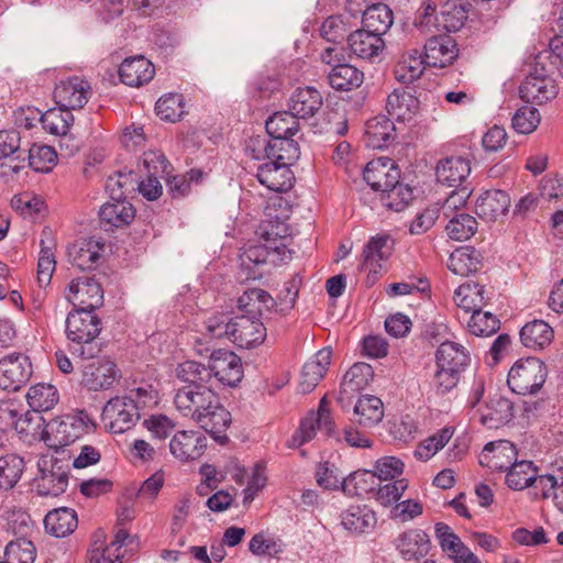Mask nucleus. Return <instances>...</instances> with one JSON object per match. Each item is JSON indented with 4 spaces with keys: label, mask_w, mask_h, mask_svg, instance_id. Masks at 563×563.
<instances>
[{
    "label": "nucleus",
    "mask_w": 563,
    "mask_h": 563,
    "mask_svg": "<svg viewBox=\"0 0 563 563\" xmlns=\"http://www.w3.org/2000/svg\"><path fill=\"white\" fill-rule=\"evenodd\" d=\"M375 474L373 471L358 470L342 479V490L349 495H360L375 489Z\"/></svg>",
    "instance_id": "nucleus-57"
},
{
    "label": "nucleus",
    "mask_w": 563,
    "mask_h": 563,
    "mask_svg": "<svg viewBox=\"0 0 563 563\" xmlns=\"http://www.w3.org/2000/svg\"><path fill=\"white\" fill-rule=\"evenodd\" d=\"M340 518L342 527L354 534L368 533L377 523L376 514L366 505L350 506Z\"/></svg>",
    "instance_id": "nucleus-29"
},
{
    "label": "nucleus",
    "mask_w": 563,
    "mask_h": 563,
    "mask_svg": "<svg viewBox=\"0 0 563 563\" xmlns=\"http://www.w3.org/2000/svg\"><path fill=\"white\" fill-rule=\"evenodd\" d=\"M454 301L456 306L465 312L481 310L487 301L485 297L484 286L477 283H466L461 285L454 294Z\"/></svg>",
    "instance_id": "nucleus-46"
},
{
    "label": "nucleus",
    "mask_w": 563,
    "mask_h": 563,
    "mask_svg": "<svg viewBox=\"0 0 563 563\" xmlns=\"http://www.w3.org/2000/svg\"><path fill=\"white\" fill-rule=\"evenodd\" d=\"M27 404L34 411H48L58 401V393L51 384H36L26 394Z\"/></svg>",
    "instance_id": "nucleus-51"
},
{
    "label": "nucleus",
    "mask_w": 563,
    "mask_h": 563,
    "mask_svg": "<svg viewBox=\"0 0 563 563\" xmlns=\"http://www.w3.org/2000/svg\"><path fill=\"white\" fill-rule=\"evenodd\" d=\"M456 42L446 34L431 36L424 44V62L429 67H446L457 57Z\"/></svg>",
    "instance_id": "nucleus-17"
},
{
    "label": "nucleus",
    "mask_w": 563,
    "mask_h": 563,
    "mask_svg": "<svg viewBox=\"0 0 563 563\" xmlns=\"http://www.w3.org/2000/svg\"><path fill=\"white\" fill-rule=\"evenodd\" d=\"M206 446V437L194 430L178 431L169 442L170 453L183 462L199 459Z\"/></svg>",
    "instance_id": "nucleus-16"
},
{
    "label": "nucleus",
    "mask_w": 563,
    "mask_h": 563,
    "mask_svg": "<svg viewBox=\"0 0 563 563\" xmlns=\"http://www.w3.org/2000/svg\"><path fill=\"white\" fill-rule=\"evenodd\" d=\"M101 222L110 227L121 228L129 225L134 217L135 209L126 199L109 200L99 211Z\"/></svg>",
    "instance_id": "nucleus-38"
},
{
    "label": "nucleus",
    "mask_w": 563,
    "mask_h": 563,
    "mask_svg": "<svg viewBox=\"0 0 563 563\" xmlns=\"http://www.w3.org/2000/svg\"><path fill=\"white\" fill-rule=\"evenodd\" d=\"M391 251L393 241L389 234L373 236L363 249L362 268L376 273L377 268H382V262L389 258Z\"/></svg>",
    "instance_id": "nucleus-31"
},
{
    "label": "nucleus",
    "mask_w": 563,
    "mask_h": 563,
    "mask_svg": "<svg viewBox=\"0 0 563 563\" xmlns=\"http://www.w3.org/2000/svg\"><path fill=\"white\" fill-rule=\"evenodd\" d=\"M32 375L29 357L21 353H12L0 360V387L18 390Z\"/></svg>",
    "instance_id": "nucleus-10"
},
{
    "label": "nucleus",
    "mask_w": 563,
    "mask_h": 563,
    "mask_svg": "<svg viewBox=\"0 0 563 563\" xmlns=\"http://www.w3.org/2000/svg\"><path fill=\"white\" fill-rule=\"evenodd\" d=\"M374 371L367 363L353 364L343 376L338 402L344 408L351 404V399L363 390L373 379Z\"/></svg>",
    "instance_id": "nucleus-15"
},
{
    "label": "nucleus",
    "mask_w": 563,
    "mask_h": 563,
    "mask_svg": "<svg viewBox=\"0 0 563 563\" xmlns=\"http://www.w3.org/2000/svg\"><path fill=\"white\" fill-rule=\"evenodd\" d=\"M478 254L473 249L455 250L449 257L448 268L455 275L466 276L479 268Z\"/></svg>",
    "instance_id": "nucleus-52"
},
{
    "label": "nucleus",
    "mask_w": 563,
    "mask_h": 563,
    "mask_svg": "<svg viewBox=\"0 0 563 563\" xmlns=\"http://www.w3.org/2000/svg\"><path fill=\"white\" fill-rule=\"evenodd\" d=\"M547 377V365L537 357H527L512 365L507 384L518 395H533L541 389Z\"/></svg>",
    "instance_id": "nucleus-4"
},
{
    "label": "nucleus",
    "mask_w": 563,
    "mask_h": 563,
    "mask_svg": "<svg viewBox=\"0 0 563 563\" xmlns=\"http://www.w3.org/2000/svg\"><path fill=\"white\" fill-rule=\"evenodd\" d=\"M419 100L410 92L395 89L388 95L386 110L398 122L410 121L419 110Z\"/></svg>",
    "instance_id": "nucleus-32"
},
{
    "label": "nucleus",
    "mask_w": 563,
    "mask_h": 563,
    "mask_svg": "<svg viewBox=\"0 0 563 563\" xmlns=\"http://www.w3.org/2000/svg\"><path fill=\"white\" fill-rule=\"evenodd\" d=\"M553 329L543 320H533L520 331V340L529 349H543L553 339Z\"/></svg>",
    "instance_id": "nucleus-47"
},
{
    "label": "nucleus",
    "mask_w": 563,
    "mask_h": 563,
    "mask_svg": "<svg viewBox=\"0 0 563 563\" xmlns=\"http://www.w3.org/2000/svg\"><path fill=\"white\" fill-rule=\"evenodd\" d=\"M183 371L180 363L176 367V376L187 385L177 389L175 394L174 404L177 411L195 421L219 444L224 445L229 441L225 432L232 422L231 413L221 404L210 382L190 376V379H187Z\"/></svg>",
    "instance_id": "nucleus-1"
},
{
    "label": "nucleus",
    "mask_w": 563,
    "mask_h": 563,
    "mask_svg": "<svg viewBox=\"0 0 563 563\" xmlns=\"http://www.w3.org/2000/svg\"><path fill=\"white\" fill-rule=\"evenodd\" d=\"M38 474L34 486L41 496H59L68 486V464L52 456L43 455L37 461Z\"/></svg>",
    "instance_id": "nucleus-5"
},
{
    "label": "nucleus",
    "mask_w": 563,
    "mask_h": 563,
    "mask_svg": "<svg viewBox=\"0 0 563 563\" xmlns=\"http://www.w3.org/2000/svg\"><path fill=\"white\" fill-rule=\"evenodd\" d=\"M143 166L147 175L140 181L139 191L147 200H156L163 194L159 178L165 179L170 165L162 153L151 152L144 155Z\"/></svg>",
    "instance_id": "nucleus-9"
},
{
    "label": "nucleus",
    "mask_w": 563,
    "mask_h": 563,
    "mask_svg": "<svg viewBox=\"0 0 563 563\" xmlns=\"http://www.w3.org/2000/svg\"><path fill=\"white\" fill-rule=\"evenodd\" d=\"M183 372L192 378L205 382H212L217 378L223 385L234 387L243 378V366L241 358L232 351L216 350L212 352L209 365L196 361L183 362ZM190 379L189 377H186Z\"/></svg>",
    "instance_id": "nucleus-3"
},
{
    "label": "nucleus",
    "mask_w": 563,
    "mask_h": 563,
    "mask_svg": "<svg viewBox=\"0 0 563 563\" xmlns=\"http://www.w3.org/2000/svg\"><path fill=\"white\" fill-rule=\"evenodd\" d=\"M394 14L385 3H374L363 12V29L383 36L393 25Z\"/></svg>",
    "instance_id": "nucleus-41"
},
{
    "label": "nucleus",
    "mask_w": 563,
    "mask_h": 563,
    "mask_svg": "<svg viewBox=\"0 0 563 563\" xmlns=\"http://www.w3.org/2000/svg\"><path fill=\"white\" fill-rule=\"evenodd\" d=\"M90 85L87 80L74 76L60 80L54 89V99L57 106L69 111L81 109L90 96Z\"/></svg>",
    "instance_id": "nucleus-12"
},
{
    "label": "nucleus",
    "mask_w": 563,
    "mask_h": 563,
    "mask_svg": "<svg viewBox=\"0 0 563 563\" xmlns=\"http://www.w3.org/2000/svg\"><path fill=\"white\" fill-rule=\"evenodd\" d=\"M365 136L367 145L374 148H382L395 139V125L391 119L376 117L365 124Z\"/></svg>",
    "instance_id": "nucleus-42"
},
{
    "label": "nucleus",
    "mask_w": 563,
    "mask_h": 563,
    "mask_svg": "<svg viewBox=\"0 0 563 563\" xmlns=\"http://www.w3.org/2000/svg\"><path fill=\"white\" fill-rule=\"evenodd\" d=\"M536 471L530 461H516L506 472V484L510 489L521 490L532 485Z\"/></svg>",
    "instance_id": "nucleus-53"
},
{
    "label": "nucleus",
    "mask_w": 563,
    "mask_h": 563,
    "mask_svg": "<svg viewBox=\"0 0 563 563\" xmlns=\"http://www.w3.org/2000/svg\"><path fill=\"white\" fill-rule=\"evenodd\" d=\"M121 377L114 362L98 358L82 368L81 384L89 390L109 389Z\"/></svg>",
    "instance_id": "nucleus-13"
},
{
    "label": "nucleus",
    "mask_w": 563,
    "mask_h": 563,
    "mask_svg": "<svg viewBox=\"0 0 563 563\" xmlns=\"http://www.w3.org/2000/svg\"><path fill=\"white\" fill-rule=\"evenodd\" d=\"M450 239L455 241H466L477 231L476 219L467 213H456L452 217L445 227Z\"/></svg>",
    "instance_id": "nucleus-55"
},
{
    "label": "nucleus",
    "mask_w": 563,
    "mask_h": 563,
    "mask_svg": "<svg viewBox=\"0 0 563 563\" xmlns=\"http://www.w3.org/2000/svg\"><path fill=\"white\" fill-rule=\"evenodd\" d=\"M356 417L355 422L363 428H373L384 418L383 401L372 395H365L358 398L353 408Z\"/></svg>",
    "instance_id": "nucleus-39"
},
{
    "label": "nucleus",
    "mask_w": 563,
    "mask_h": 563,
    "mask_svg": "<svg viewBox=\"0 0 563 563\" xmlns=\"http://www.w3.org/2000/svg\"><path fill=\"white\" fill-rule=\"evenodd\" d=\"M57 158L56 152L48 145H33L25 150V161L34 170H48Z\"/></svg>",
    "instance_id": "nucleus-62"
},
{
    "label": "nucleus",
    "mask_w": 563,
    "mask_h": 563,
    "mask_svg": "<svg viewBox=\"0 0 563 563\" xmlns=\"http://www.w3.org/2000/svg\"><path fill=\"white\" fill-rule=\"evenodd\" d=\"M323 104L321 93L313 87L297 88L288 100V108L297 119L314 117Z\"/></svg>",
    "instance_id": "nucleus-22"
},
{
    "label": "nucleus",
    "mask_w": 563,
    "mask_h": 563,
    "mask_svg": "<svg viewBox=\"0 0 563 563\" xmlns=\"http://www.w3.org/2000/svg\"><path fill=\"white\" fill-rule=\"evenodd\" d=\"M4 558L10 563H33L36 558V550L30 540L20 538L7 544Z\"/></svg>",
    "instance_id": "nucleus-60"
},
{
    "label": "nucleus",
    "mask_w": 563,
    "mask_h": 563,
    "mask_svg": "<svg viewBox=\"0 0 563 563\" xmlns=\"http://www.w3.org/2000/svg\"><path fill=\"white\" fill-rule=\"evenodd\" d=\"M330 86L335 90L350 91L364 81V74L350 64H336L328 75Z\"/></svg>",
    "instance_id": "nucleus-40"
},
{
    "label": "nucleus",
    "mask_w": 563,
    "mask_h": 563,
    "mask_svg": "<svg viewBox=\"0 0 563 563\" xmlns=\"http://www.w3.org/2000/svg\"><path fill=\"white\" fill-rule=\"evenodd\" d=\"M331 355L332 351L330 349H322L305 363L298 385L300 393L308 394L314 389L328 371Z\"/></svg>",
    "instance_id": "nucleus-23"
},
{
    "label": "nucleus",
    "mask_w": 563,
    "mask_h": 563,
    "mask_svg": "<svg viewBox=\"0 0 563 563\" xmlns=\"http://www.w3.org/2000/svg\"><path fill=\"white\" fill-rule=\"evenodd\" d=\"M426 66L424 56H421L418 51L413 49L402 55L395 66V78L401 84H411L420 78Z\"/></svg>",
    "instance_id": "nucleus-45"
},
{
    "label": "nucleus",
    "mask_w": 563,
    "mask_h": 563,
    "mask_svg": "<svg viewBox=\"0 0 563 563\" xmlns=\"http://www.w3.org/2000/svg\"><path fill=\"white\" fill-rule=\"evenodd\" d=\"M363 178L375 191L383 194L393 184H397V179H400V170L391 163L373 161L365 166Z\"/></svg>",
    "instance_id": "nucleus-30"
},
{
    "label": "nucleus",
    "mask_w": 563,
    "mask_h": 563,
    "mask_svg": "<svg viewBox=\"0 0 563 563\" xmlns=\"http://www.w3.org/2000/svg\"><path fill=\"white\" fill-rule=\"evenodd\" d=\"M91 428H93V424L86 412L80 411L74 416H67L56 423L55 440L52 441L49 438L48 446L69 445L89 432Z\"/></svg>",
    "instance_id": "nucleus-18"
},
{
    "label": "nucleus",
    "mask_w": 563,
    "mask_h": 563,
    "mask_svg": "<svg viewBox=\"0 0 563 563\" xmlns=\"http://www.w3.org/2000/svg\"><path fill=\"white\" fill-rule=\"evenodd\" d=\"M184 97L179 93H169L158 99L155 106L156 114L162 119L176 122L185 113Z\"/></svg>",
    "instance_id": "nucleus-58"
},
{
    "label": "nucleus",
    "mask_w": 563,
    "mask_h": 563,
    "mask_svg": "<svg viewBox=\"0 0 563 563\" xmlns=\"http://www.w3.org/2000/svg\"><path fill=\"white\" fill-rule=\"evenodd\" d=\"M44 526L49 534L56 538L66 537L73 533L78 526L77 514L67 507L51 510L44 518Z\"/></svg>",
    "instance_id": "nucleus-36"
},
{
    "label": "nucleus",
    "mask_w": 563,
    "mask_h": 563,
    "mask_svg": "<svg viewBox=\"0 0 563 563\" xmlns=\"http://www.w3.org/2000/svg\"><path fill=\"white\" fill-rule=\"evenodd\" d=\"M24 461L16 454L0 456V490L12 489L20 481Z\"/></svg>",
    "instance_id": "nucleus-50"
},
{
    "label": "nucleus",
    "mask_w": 563,
    "mask_h": 563,
    "mask_svg": "<svg viewBox=\"0 0 563 563\" xmlns=\"http://www.w3.org/2000/svg\"><path fill=\"white\" fill-rule=\"evenodd\" d=\"M266 328L255 316H235L231 331V342L242 349L261 345L266 338Z\"/></svg>",
    "instance_id": "nucleus-11"
},
{
    "label": "nucleus",
    "mask_w": 563,
    "mask_h": 563,
    "mask_svg": "<svg viewBox=\"0 0 563 563\" xmlns=\"http://www.w3.org/2000/svg\"><path fill=\"white\" fill-rule=\"evenodd\" d=\"M233 319L229 313L218 312L210 316L205 321L207 334L210 338L222 339L225 338L231 341V331L233 327Z\"/></svg>",
    "instance_id": "nucleus-63"
},
{
    "label": "nucleus",
    "mask_w": 563,
    "mask_h": 563,
    "mask_svg": "<svg viewBox=\"0 0 563 563\" xmlns=\"http://www.w3.org/2000/svg\"><path fill=\"white\" fill-rule=\"evenodd\" d=\"M43 129L54 135H66L74 123L71 111L59 107L52 108L41 115Z\"/></svg>",
    "instance_id": "nucleus-49"
},
{
    "label": "nucleus",
    "mask_w": 563,
    "mask_h": 563,
    "mask_svg": "<svg viewBox=\"0 0 563 563\" xmlns=\"http://www.w3.org/2000/svg\"><path fill=\"white\" fill-rule=\"evenodd\" d=\"M380 199L388 209L399 212L413 199V189L408 184H402L397 179V184H393L387 188L382 194Z\"/></svg>",
    "instance_id": "nucleus-54"
},
{
    "label": "nucleus",
    "mask_w": 563,
    "mask_h": 563,
    "mask_svg": "<svg viewBox=\"0 0 563 563\" xmlns=\"http://www.w3.org/2000/svg\"><path fill=\"white\" fill-rule=\"evenodd\" d=\"M275 306L276 299L261 288H251L238 299V307L243 316H255L260 319L264 311H271Z\"/></svg>",
    "instance_id": "nucleus-35"
},
{
    "label": "nucleus",
    "mask_w": 563,
    "mask_h": 563,
    "mask_svg": "<svg viewBox=\"0 0 563 563\" xmlns=\"http://www.w3.org/2000/svg\"><path fill=\"white\" fill-rule=\"evenodd\" d=\"M516 461L517 450L506 440L487 443L479 455V464L492 471L506 472Z\"/></svg>",
    "instance_id": "nucleus-19"
},
{
    "label": "nucleus",
    "mask_w": 563,
    "mask_h": 563,
    "mask_svg": "<svg viewBox=\"0 0 563 563\" xmlns=\"http://www.w3.org/2000/svg\"><path fill=\"white\" fill-rule=\"evenodd\" d=\"M258 181L272 191L284 192L292 187L295 177L287 164L273 158L257 166Z\"/></svg>",
    "instance_id": "nucleus-14"
},
{
    "label": "nucleus",
    "mask_w": 563,
    "mask_h": 563,
    "mask_svg": "<svg viewBox=\"0 0 563 563\" xmlns=\"http://www.w3.org/2000/svg\"><path fill=\"white\" fill-rule=\"evenodd\" d=\"M101 418L111 433L121 434L135 426L140 411L134 400L117 396L107 401Z\"/></svg>",
    "instance_id": "nucleus-6"
},
{
    "label": "nucleus",
    "mask_w": 563,
    "mask_h": 563,
    "mask_svg": "<svg viewBox=\"0 0 563 563\" xmlns=\"http://www.w3.org/2000/svg\"><path fill=\"white\" fill-rule=\"evenodd\" d=\"M154 65L142 55L125 58L119 68L121 81L131 87L143 86L154 77Z\"/></svg>",
    "instance_id": "nucleus-25"
},
{
    "label": "nucleus",
    "mask_w": 563,
    "mask_h": 563,
    "mask_svg": "<svg viewBox=\"0 0 563 563\" xmlns=\"http://www.w3.org/2000/svg\"><path fill=\"white\" fill-rule=\"evenodd\" d=\"M471 174V162L462 156L441 159L435 167L437 180L449 187L463 186Z\"/></svg>",
    "instance_id": "nucleus-24"
},
{
    "label": "nucleus",
    "mask_w": 563,
    "mask_h": 563,
    "mask_svg": "<svg viewBox=\"0 0 563 563\" xmlns=\"http://www.w3.org/2000/svg\"><path fill=\"white\" fill-rule=\"evenodd\" d=\"M519 93L527 102L542 104L553 99L558 91L550 77L529 75L520 85Z\"/></svg>",
    "instance_id": "nucleus-26"
},
{
    "label": "nucleus",
    "mask_w": 563,
    "mask_h": 563,
    "mask_svg": "<svg viewBox=\"0 0 563 563\" xmlns=\"http://www.w3.org/2000/svg\"><path fill=\"white\" fill-rule=\"evenodd\" d=\"M540 120L541 117L538 109L525 106L518 109L514 114L512 128L518 133L529 134L538 128Z\"/></svg>",
    "instance_id": "nucleus-64"
},
{
    "label": "nucleus",
    "mask_w": 563,
    "mask_h": 563,
    "mask_svg": "<svg viewBox=\"0 0 563 563\" xmlns=\"http://www.w3.org/2000/svg\"><path fill=\"white\" fill-rule=\"evenodd\" d=\"M202 176L203 173L200 169H190L186 175L175 176H170L167 169L165 181L173 198H180L189 192L191 183H199Z\"/></svg>",
    "instance_id": "nucleus-59"
},
{
    "label": "nucleus",
    "mask_w": 563,
    "mask_h": 563,
    "mask_svg": "<svg viewBox=\"0 0 563 563\" xmlns=\"http://www.w3.org/2000/svg\"><path fill=\"white\" fill-rule=\"evenodd\" d=\"M395 544L406 561L424 558L431 545L429 536L421 529H410L400 533Z\"/></svg>",
    "instance_id": "nucleus-27"
},
{
    "label": "nucleus",
    "mask_w": 563,
    "mask_h": 563,
    "mask_svg": "<svg viewBox=\"0 0 563 563\" xmlns=\"http://www.w3.org/2000/svg\"><path fill=\"white\" fill-rule=\"evenodd\" d=\"M66 299L74 306L73 309L95 312L103 303V289L93 277L84 275L69 283Z\"/></svg>",
    "instance_id": "nucleus-8"
},
{
    "label": "nucleus",
    "mask_w": 563,
    "mask_h": 563,
    "mask_svg": "<svg viewBox=\"0 0 563 563\" xmlns=\"http://www.w3.org/2000/svg\"><path fill=\"white\" fill-rule=\"evenodd\" d=\"M435 362L437 366H448L462 372L470 363V354L463 345L445 341L437 350Z\"/></svg>",
    "instance_id": "nucleus-43"
},
{
    "label": "nucleus",
    "mask_w": 563,
    "mask_h": 563,
    "mask_svg": "<svg viewBox=\"0 0 563 563\" xmlns=\"http://www.w3.org/2000/svg\"><path fill=\"white\" fill-rule=\"evenodd\" d=\"M467 14L468 8L461 0H448L442 4L439 18L435 20L441 23L442 30L456 32L464 25Z\"/></svg>",
    "instance_id": "nucleus-44"
},
{
    "label": "nucleus",
    "mask_w": 563,
    "mask_h": 563,
    "mask_svg": "<svg viewBox=\"0 0 563 563\" xmlns=\"http://www.w3.org/2000/svg\"><path fill=\"white\" fill-rule=\"evenodd\" d=\"M292 258L291 251L283 242L278 245H272L264 242L263 244L252 245L245 250L242 260L245 264L246 261L255 265H262L266 263L277 264L286 263Z\"/></svg>",
    "instance_id": "nucleus-28"
},
{
    "label": "nucleus",
    "mask_w": 563,
    "mask_h": 563,
    "mask_svg": "<svg viewBox=\"0 0 563 563\" xmlns=\"http://www.w3.org/2000/svg\"><path fill=\"white\" fill-rule=\"evenodd\" d=\"M512 417V402L503 396L492 398L485 411L479 409V421L489 429H497L500 424L510 421Z\"/></svg>",
    "instance_id": "nucleus-37"
},
{
    "label": "nucleus",
    "mask_w": 563,
    "mask_h": 563,
    "mask_svg": "<svg viewBox=\"0 0 563 563\" xmlns=\"http://www.w3.org/2000/svg\"><path fill=\"white\" fill-rule=\"evenodd\" d=\"M101 332V320L95 312L73 309L67 313L65 334L68 349L74 356L81 360L96 358L101 352L97 338Z\"/></svg>",
    "instance_id": "nucleus-2"
},
{
    "label": "nucleus",
    "mask_w": 563,
    "mask_h": 563,
    "mask_svg": "<svg viewBox=\"0 0 563 563\" xmlns=\"http://www.w3.org/2000/svg\"><path fill=\"white\" fill-rule=\"evenodd\" d=\"M265 128L272 140H280L282 137L294 136L299 130V122L290 110L280 111L266 120Z\"/></svg>",
    "instance_id": "nucleus-48"
},
{
    "label": "nucleus",
    "mask_w": 563,
    "mask_h": 563,
    "mask_svg": "<svg viewBox=\"0 0 563 563\" xmlns=\"http://www.w3.org/2000/svg\"><path fill=\"white\" fill-rule=\"evenodd\" d=\"M103 244L92 239L84 240L68 249L70 263L81 271L92 269L101 257Z\"/></svg>",
    "instance_id": "nucleus-34"
},
{
    "label": "nucleus",
    "mask_w": 563,
    "mask_h": 563,
    "mask_svg": "<svg viewBox=\"0 0 563 563\" xmlns=\"http://www.w3.org/2000/svg\"><path fill=\"white\" fill-rule=\"evenodd\" d=\"M8 426L13 427L18 433L30 440L40 439L47 445L49 443V434L45 428L53 426H45V420L38 411L32 409L18 417V412L13 409L0 410V429L4 430Z\"/></svg>",
    "instance_id": "nucleus-7"
},
{
    "label": "nucleus",
    "mask_w": 563,
    "mask_h": 563,
    "mask_svg": "<svg viewBox=\"0 0 563 563\" xmlns=\"http://www.w3.org/2000/svg\"><path fill=\"white\" fill-rule=\"evenodd\" d=\"M10 159V174H18L25 167V150L21 147V136L15 130L0 131V161Z\"/></svg>",
    "instance_id": "nucleus-33"
},
{
    "label": "nucleus",
    "mask_w": 563,
    "mask_h": 563,
    "mask_svg": "<svg viewBox=\"0 0 563 563\" xmlns=\"http://www.w3.org/2000/svg\"><path fill=\"white\" fill-rule=\"evenodd\" d=\"M350 33V24L342 15H331L320 26L321 37L331 44H342Z\"/></svg>",
    "instance_id": "nucleus-56"
},
{
    "label": "nucleus",
    "mask_w": 563,
    "mask_h": 563,
    "mask_svg": "<svg viewBox=\"0 0 563 563\" xmlns=\"http://www.w3.org/2000/svg\"><path fill=\"white\" fill-rule=\"evenodd\" d=\"M499 320L490 312L475 311L468 321V330L476 336H489L499 330Z\"/></svg>",
    "instance_id": "nucleus-61"
},
{
    "label": "nucleus",
    "mask_w": 563,
    "mask_h": 563,
    "mask_svg": "<svg viewBox=\"0 0 563 563\" xmlns=\"http://www.w3.org/2000/svg\"><path fill=\"white\" fill-rule=\"evenodd\" d=\"M510 207L509 195L500 189L483 192L476 200L475 212L485 221H497L504 217Z\"/></svg>",
    "instance_id": "nucleus-20"
},
{
    "label": "nucleus",
    "mask_w": 563,
    "mask_h": 563,
    "mask_svg": "<svg viewBox=\"0 0 563 563\" xmlns=\"http://www.w3.org/2000/svg\"><path fill=\"white\" fill-rule=\"evenodd\" d=\"M347 45L354 55L366 60H374L385 48L383 37L365 29L351 32Z\"/></svg>",
    "instance_id": "nucleus-21"
}]
</instances>
